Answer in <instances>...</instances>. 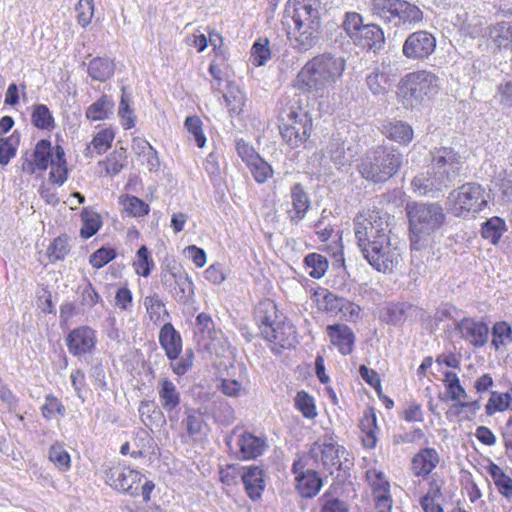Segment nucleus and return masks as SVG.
<instances>
[{"mask_svg": "<svg viewBox=\"0 0 512 512\" xmlns=\"http://www.w3.org/2000/svg\"><path fill=\"white\" fill-rule=\"evenodd\" d=\"M133 268L136 274L148 277L154 268V261L150 255V252L146 246H141L137 253L135 260L133 261Z\"/></svg>", "mask_w": 512, "mask_h": 512, "instance_id": "47", "label": "nucleus"}, {"mask_svg": "<svg viewBox=\"0 0 512 512\" xmlns=\"http://www.w3.org/2000/svg\"><path fill=\"white\" fill-rule=\"evenodd\" d=\"M87 72L93 80L105 82L114 75L115 63L107 57H96L89 62Z\"/></svg>", "mask_w": 512, "mask_h": 512, "instance_id": "30", "label": "nucleus"}, {"mask_svg": "<svg viewBox=\"0 0 512 512\" xmlns=\"http://www.w3.org/2000/svg\"><path fill=\"white\" fill-rule=\"evenodd\" d=\"M345 70L344 57L331 53L319 54L298 72L296 86L302 91L323 93L341 81Z\"/></svg>", "mask_w": 512, "mask_h": 512, "instance_id": "4", "label": "nucleus"}, {"mask_svg": "<svg viewBox=\"0 0 512 512\" xmlns=\"http://www.w3.org/2000/svg\"><path fill=\"white\" fill-rule=\"evenodd\" d=\"M68 351L78 358L90 354L96 347V331L89 326L74 328L66 337Z\"/></svg>", "mask_w": 512, "mask_h": 512, "instance_id": "15", "label": "nucleus"}, {"mask_svg": "<svg viewBox=\"0 0 512 512\" xmlns=\"http://www.w3.org/2000/svg\"><path fill=\"white\" fill-rule=\"evenodd\" d=\"M507 409L512 410V396L511 393H498L492 392L486 404V413L493 415L495 412H503Z\"/></svg>", "mask_w": 512, "mask_h": 512, "instance_id": "50", "label": "nucleus"}, {"mask_svg": "<svg viewBox=\"0 0 512 512\" xmlns=\"http://www.w3.org/2000/svg\"><path fill=\"white\" fill-rule=\"evenodd\" d=\"M105 482L113 489L136 497L141 495L144 502L150 501L154 483L145 479L137 470L119 462H107L103 465Z\"/></svg>", "mask_w": 512, "mask_h": 512, "instance_id": "6", "label": "nucleus"}, {"mask_svg": "<svg viewBox=\"0 0 512 512\" xmlns=\"http://www.w3.org/2000/svg\"><path fill=\"white\" fill-rule=\"evenodd\" d=\"M203 424L202 414L197 409L187 408L185 410V418L182 421V425L190 437L196 438L199 436L202 432Z\"/></svg>", "mask_w": 512, "mask_h": 512, "instance_id": "44", "label": "nucleus"}, {"mask_svg": "<svg viewBox=\"0 0 512 512\" xmlns=\"http://www.w3.org/2000/svg\"><path fill=\"white\" fill-rule=\"evenodd\" d=\"M355 154L356 152L351 147L346 149L344 143L336 138L331 139L324 152V155L329 157L337 169L350 166Z\"/></svg>", "mask_w": 512, "mask_h": 512, "instance_id": "27", "label": "nucleus"}, {"mask_svg": "<svg viewBox=\"0 0 512 512\" xmlns=\"http://www.w3.org/2000/svg\"><path fill=\"white\" fill-rule=\"evenodd\" d=\"M82 227L80 229V236L88 239L96 234L101 227L100 215L96 212L84 209L81 213Z\"/></svg>", "mask_w": 512, "mask_h": 512, "instance_id": "48", "label": "nucleus"}, {"mask_svg": "<svg viewBox=\"0 0 512 512\" xmlns=\"http://www.w3.org/2000/svg\"><path fill=\"white\" fill-rule=\"evenodd\" d=\"M495 186L501 191L504 197L512 200V170H502L495 177Z\"/></svg>", "mask_w": 512, "mask_h": 512, "instance_id": "64", "label": "nucleus"}, {"mask_svg": "<svg viewBox=\"0 0 512 512\" xmlns=\"http://www.w3.org/2000/svg\"><path fill=\"white\" fill-rule=\"evenodd\" d=\"M363 26V20L360 14L356 12H348L342 23L344 31L354 40Z\"/></svg>", "mask_w": 512, "mask_h": 512, "instance_id": "61", "label": "nucleus"}, {"mask_svg": "<svg viewBox=\"0 0 512 512\" xmlns=\"http://www.w3.org/2000/svg\"><path fill=\"white\" fill-rule=\"evenodd\" d=\"M268 44V39L260 38L252 46L250 61L254 66H262L270 59L271 52Z\"/></svg>", "mask_w": 512, "mask_h": 512, "instance_id": "54", "label": "nucleus"}, {"mask_svg": "<svg viewBox=\"0 0 512 512\" xmlns=\"http://www.w3.org/2000/svg\"><path fill=\"white\" fill-rule=\"evenodd\" d=\"M294 403L305 418L314 419L317 416L314 398L304 390L296 394Z\"/></svg>", "mask_w": 512, "mask_h": 512, "instance_id": "53", "label": "nucleus"}, {"mask_svg": "<svg viewBox=\"0 0 512 512\" xmlns=\"http://www.w3.org/2000/svg\"><path fill=\"white\" fill-rule=\"evenodd\" d=\"M247 166L257 183H265L273 176L272 167L260 156Z\"/></svg>", "mask_w": 512, "mask_h": 512, "instance_id": "55", "label": "nucleus"}, {"mask_svg": "<svg viewBox=\"0 0 512 512\" xmlns=\"http://www.w3.org/2000/svg\"><path fill=\"white\" fill-rule=\"evenodd\" d=\"M159 343L170 360L177 358L182 351L181 336L169 322L159 332Z\"/></svg>", "mask_w": 512, "mask_h": 512, "instance_id": "26", "label": "nucleus"}, {"mask_svg": "<svg viewBox=\"0 0 512 512\" xmlns=\"http://www.w3.org/2000/svg\"><path fill=\"white\" fill-rule=\"evenodd\" d=\"M361 440L363 446L373 449L377 444L375 430L377 429L376 416L373 413L365 414L360 422Z\"/></svg>", "mask_w": 512, "mask_h": 512, "instance_id": "38", "label": "nucleus"}, {"mask_svg": "<svg viewBox=\"0 0 512 512\" xmlns=\"http://www.w3.org/2000/svg\"><path fill=\"white\" fill-rule=\"evenodd\" d=\"M439 455L433 448H425L414 455L411 470L415 476L426 477L439 463Z\"/></svg>", "mask_w": 512, "mask_h": 512, "instance_id": "24", "label": "nucleus"}, {"mask_svg": "<svg viewBox=\"0 0 512 512\" xmlns=\"http://www.w3.org/2000/svg\"><path fill=\"white\" fill-rule=\"evenodd\" d=\"M70 246L67 236H59L49 245L47 255L51 262L63 260L69 253Z\"/></svg>", "mask_w": 512, "mask_h": 512, "instance_id": "58", "label": "nucleus"}, {"mask_svg": "<svg viewBox=\"0 0 512 512\" xmlns=\"http://www.w3.org/2000/svg\"><path fill=\"white\" fill-rule=\"evenodd\" d=\"M381 131L389 140L403 146H407L414 138L412 126L401 120L385 121Z\"/></svg>", "mask_w": 512, "mask_h": 512, "instance_id": "23", "label": "nucleus"}, {"mask_svg": "<svg viewBox=\"0 0 512 512\" xmlns=\"http://www.w3.org/2000/svg\"><path fill=\"white\" fill-rule=\"evenodd\" d=\"M161 282L179 303H187L194 294L193 283L187 273L177 265L168 264L161 273Z\"/></svg>", "mask_w": 512, "mask_h": 512, "instance_id": "12", "label": "nucleus"}, {"mask_svg": "<svg viewBox=\"0 0 512 512\" xmlns=\"http://www.w3.org/2000/svg\"><path fill=\"white\" fill-rule=\"evenodd\" d=\"M236 446L238 448L236 455L242 460L254 459L262 455L267 448L264 438L254 436L249 432L238 435Z\"/></svg>", "mask_w": 512, "mask_h": 512, "instance_id": "20", "label": "nucleus"}, {"mask_svg": "<svg viewBox=\"0 0 512 512\" xmlns=\"http://www.w3.org/2000/svg\"><path fill=\"white\" fill-rule=\"evenodd\" d=\"M129 102L130 101L126 93V88L122 87L118 114L122 120V126L126 130L131 129L135 125V115L133 113V110L130 108Z\"/></svg>", "mask_w": 512, "mask_h": 512, "instance_id": "59", "label": "nucleus"}, {"mask_svg": "<svg viewBox=\"0 0 512 512\" xmlns=\"http://www.w3.org/2000/svg\"><path fill=\"white\" fill-rule=\"evenodd\" d=\"M77 21L82 27L90 24L94 15L93 0H79L76 8Z\"/></svg>", "mask_w": 512, "mask_h": 512, "instance_id": "62", "label": "nucleus"}, {"mask_svg": "<svg viewBox=\"0 0 512 512\" xmlns=\"http://www.w3.org/2000/svg\"><path fill=\"white\" fill-rule=\"evenodd\" d=\"M371 14L394 27L410 29L423 21V12L406 0H371Z\"/></svg>", "mask_w": 512, "mask_h": 512, "instance_id": "9", "label": "nucleus"}, {"mask_svg": "<svg viewBox=\"0 0 512 512\" xmlns=\"http://www.w3.org/2000/svg\"><path fill=\"white\" fill-rule=\"evenodd\" d=\"M296 488L303 498H313L322 487V480L317 472L307 470L295 476Z\"/></svg>", "mask_w": 512, "mask_h": 512, "instance_id": "29", "label": "nucleus"}, {"mask_svg": "<svg viewBox=\"0 0 512 512\" xmlns=\"http://www.w3.org/2000/svg\"><path fill=\"white\" fill-rule=\"evenodd\" d=\"M320 0H289L282 24L289 40L300 50L312 48L320 36Z\"/></svg>", "mask_w": 512, "mask_h": 512, "instance_id": "2", "label": "nucleus"}, {"mask_svg": "<svg viewBox=\"0 0 512 512\" xmlns=\"http://www.w3.org/2000/svg\"><path fill=\"white\" fill-rule=\"evenodd\" d=\"M254 319L263 336L276 324L279 325V322L284 319V316L278 312L274 301L264 299L257 304L254 311Z\"/></svg>", "mask_w": 512, "mask_h": 512, "instance_id": "19", "label": "nucleus"}, {"mask_svg": "<svg viewBox=\"0 0 512 512\" xmlns=\"http://www.w3.org/2000/svg\"><path fill=\"white\" fill-rule=\"evenodd\" d=\"M18 144L19 137L14 134L0 141V165H7L15 157Z\"/></svg>", "mask_w": 512, "mask_h": 512, "instance_id": "60", "label": "nucleus"}, {"mask_svg": "<svg viewBox=\"0 0 512 512\" xmlns=\"http://www.w3.org/2000/svg\"><path fill=\"white\" fill-rule=\"evenodd\" d=\"M354 235L364 258L379 272H391L401 261L392 243L390 216L380 211L358 214L353 221Z\"/></svg>", "mask_w": 512, "mask_h": 512, "instance_id": "1", "label": "nucleus"}, {"mask_svg": "<svg viewBox=\"0 0 512 512\" xmlns=\"http://www.w3.org/2000/svg\"><path fill=\"white\" fill-rule=\"evenodd\" d=\"M113 106L114 103L104 95L87 108L86 117L92 121L104 120L112 113Z\"/></svg>", "mask_w": 512, "mask_h": 512, "instance_id": "42", "label": "nucleus"}, {"mask_svg": "<svg viewBox=\"0 0 512 512\" xmlns=\"http://www.w3.org/2000/svg\"><path fill=\"white\" fill-rule=\"evenodd\" d=\"M455 329L459 332L461 338L475 347L484 346L488 340L489 329L482 321L463 318L457 322Z\"/></svg>", "mask_w": 512, "mask_h": 512, "instance_id": "17", "label": "nucleus"}, {"mask_svg": "<svg viewBox=\"0 0 512 512\" xmlns=\"http://www.w3.org/2000/svg\"><path fill=\"white\" fill-rule=\"evenodd\" d=\"M384 40L383 31L378 25L367 24L362 26L358 35L353 40L356 44L364 48H377Z\"/></svg>", "mask_w": 512, "mask_h": 512, "instance_id": "31", "label": "nucleus"}, {"mask_svg": "<svg viewBox=\"0 0 512 512\" xmlns=\"http://www.w3.org/2000/svg\"><path fill=\"white\" fill-rule=\"evenodd\" d=\"M51 171L49 173L50 181L57 185H62L67 180L68 169L65 159L64 149L57 145L55 147V157L51 160Z\"/></svg>", "mask_w": 512, "mask_h": 512, "instance_id": "32", "label": "nucleus"}, {"mask_svg": "<svg viewBox=\"0 0 512 512\" xmlns=\"http://www.w3.org/2000/svg\"><path fill=\"white\" fill-rule=\"evenodd\" d=\"M436 48V38L427 31L411 33L405 40L402 53L411 60H424L428 58Z\"/></svg>", "mask_w": 512, "mask_h": 512, "instance_id": "14", "label": "nucleus"}, {"mask_svg": "<svg viewBox=\"0 0 512 512\" xmlns=\"http://www.w3.org/2000/svg\"><path fill=\"white\" fill-rule=\"evenodd\" d=\"M504 222L498 217H493L482 225V237L489 240L492 244H497L505 231Z\"/></svg>", "mask_w": 512, "mask_h": 512, "instance_id": "52", "label": "nucleus"}, {"mask_svg": "<svg viewBox=\"0 0 512 512\" xmlns=\"http://www.w3.org/2000/svg\"><path fill=\"white\" fill-rule=\"evenodd\" d=\"M322 299H318L319 307L322 310H325L327 312L331 313H338L341 311H344V305L346 299L342 297H338L332 292H329L327 290H323L322 292Z\"/></svg>", "mask_w": 512, "mask_h": 512, "instance_id": "56", "label": "nucleus"}, {"mask_svg": "<svg viewBox=\"0 0 512 512\" xmlns=\"http://www.w3.org/2000/svg\"><path fill=\"white\" fill-rule=\"evenodd\" d=\"M226 107L231 114H239L245 103V95L238 86L229 84L228 92L223 95Z\"/></svg>", "mask_w": 512, "mask_h": 512, "instance_id": "49", "label": "nucleus"}, {"mask_svg": "<svg viewBox=\"0 0 512 512\" xmlns=\"http://www.w3.org/2000/svg\"><path fill=\"white\" fill-rule=\"evenodd\" d=\"M395 78L396 74L393 73L390 63L383 61L366 76V84L374 95H383L388 91Z\"/></svg>", "mask_w": 512, "mask_h": 512, "instance_id": "18", "label": "nucleus"}, {"mask_svg": "<svg viewBox=\"0 0 512 512\" xmlns=\"http://www.w3.org/2000/svg\"><path fill=\"white\" fill-rule=\"evenodd\" d=\"M116 255L115 249L101 247L90 256L89 262L94 268L100 269L115 259Z\"/></svg>", "mask_w": 512, "mask_h": 512, "instance_id": "63", "label": "nucleus"}, {"mask_svg": "<svg viewBox=\"0 0 512 512\" xmlns=\"http://www.w3.org/2000/svg\"><path fill=\"white\" fill-rule=\"evenodd\" d=\"M487 193L477 183H466L448 196L451 213L457 217L475 216L487 205Z\"/></svg>", "mask_w": 512, "mask_h": 512, "instance_id": "10", "label": "nucleus"}, {"mask_svg": "<svg viewBox=\"0 0 512 512\" xmlns=\"http://www.w3.org/2000/svg\"><path fill=\"white\" fill-rule=\"evenodd\" d=\"M212 328H213V321L211 317L206 313H200L196 317V323H195V333L201 334L202 340L210 339L209 342L205 343V346H207L209 349L214 350L216 353H218L216 349L215 341L217 340V337H212Z\"/></svg>", "mask_w": 512, "mask_h": 512, "instance_id": "41", "label": "nucleus"}, {"mask_svg": "<svg viewBox=\"0 0 512 512\" xmlns=\"http://www.w3.org/2000/svg\"><path fill=\"white\" fill-rule=\"evenodd\" d=\"M440 90L439 77L427 70H418L406 74L399 83L398 99L406 108H417Z\"/></svg>", "mask_w": 512, "mask_h": 512, "instance_id": "5", "label": "nucleus"}, {"mask_svg": "<svg viewBox=\"0 0 512 512\" xmlns=\"http://www.w3.org/2000/svg\"><path fill=\"white\" fill-rule=\"evenodd\" d=\"M415 311L416 308L407 303L391 304L386 309L385 320L392 325H401Z\"/></svg>", "mask_w": 512, "mask_h": 512, "instance_id": "37", "label": "nucleus"}, {"mask_svg": "<svg viewBox=\"0 0 512 512\" xmlns=\"http://www.w3.org/2000/svg\"><path fill=\"white\" fill-rule=\"evenodd\" d=\"M32 156L38 170L45 171L51 164V160H54L55 148L49 140L42 139L36 144Z\"/></svg>", "mask_w": 512, "mask_h": 512, "instance_id": "36", "label": "nucleus"}, {"mask_svg": "<svg viewBox=\"0 0 512 512\" xmlns=\"http://www.w3.org/2000/svg\"><path fill=\"white\" fill-rule=\"evenodd\" d=\"M307 273L315 279H319L326 273L328 269V261L326 257L318 253H310L305 259Z\"/></svg>", "mask_w": 512, "mask_h": 512, "instance_id": "46", "label": "nucleus"}, {"mask_svg": "<svg viewBox=\"0 0 512 512\" xmlns=\"http://www.w3.org/2000/svg\"><path fill=\"white\" fill-rule=\"evenodd\" d=\"M316 458L320 454V461L323 468L327 470L331 475L335 471L343 470L348 468L349 460L341 457L346 453L344 447L338 445L333 435H325L322 442H315L310 450Z\"/></svg>", "mask_w": 512, "mask_h": 512, "instance_id": "13", "label": "nucleus"}, {"mask_svg": "<svg viewBox=\"0 0 512 512\" xmlns=\"http://www.w3.org/2000/svg\"><path fill=\"white\" fill-rule=\"evenodd\" d=\"M489 38L499 48L512 46V21H503L489 28Z\"/></svg>", "mask_w": 512, "mask_h": 512, "instance_id": "33", "label": "nucleus"}, {"mask_svg": "<svg viewBox=\"0 0 512 512\" xmlns=\"http://www.w3.org/2000/svg\"><path fill=\"white\" fill-rule=\"evenodd\" d=\"M138 412L141 421L148 428L154 425L159 426L161 423L165 422L162 411L151 401H141Z\"/></svg>", "mask_w": 512, "mask_h": 512, "instance_id": "35", "label": "nucleus"}, {"mask_svg": "<svg viewBox=\"0 0 512 512\" xmlns=\"http://www.w3.org/2000/svg\"><path fill=\"white\" fill-rule=\"evenodd\" d=\"M327 335L341 354L349 355L352 353L355 335L350 327L344 324L329 325L327 326Z\"/></svg>", "mask_w": 512, "mask_h": 512, "instance_id": "22", "label": "nucleus"}, {"mask_svg": "<svg viewBox=\"0 0 512 512\" xmlns=\"http://www.w3.org/2000/svg\"><path fill=\"white\" fill-rule=\"evenodd\" d=\"M462 163V157L452 147L435 148L427 174L413 178V190L421 196L439 197L460 175Z\"/></svg>", "mask_w": 512, "mask_h": 512, "instance_id": "3", "label": "nucleus"}, {"mask_svg": "<svg viewBox=\"0 0 512 512\" xmlns=\"http://www.w3.org/2000/svg\"><path fill=\"white\" fill-rule=\"evenodd\" d=\"M120 204L129 216L140 217L149 213V205L133 195L121 196Z\"/></svg>", "mask_w": 512, "mask_h": 512, "instance_id": "45", "label": "nucleus"}, {"mask_svg": "<svg viewBox=\"0 0 512 512\" xmlns=\"http://www.w3.org/2000/svg\"><path fill=\"white\" fill-rule=\"evenodd\" d=\"M143 304L149 319L154 324H159L169 318V313L158 294L154 293L153 295L146 296Z\"/></svg>", "mask_w": 512, "mask_h": 512, "instance_id": "34", "label": "nucleus"}, {"mask_svg": "<svg viewBox=\"0 0 512 512\" xmlns=\"http://www.w3.org/2000/svg\"><path fill=\"white\" fill-rule=\"evenodd\" d=\"M48 459L61 472H66L71 468L70 455L60 443H55L49 448Z\"/></svg>", "mask_w": 512, "mask_h": 512, "instance_id": "43", "label": "nucleus"}, {"mask_svg": "<svg viewBox=\"0 0 512 512\" xmlns=\"http://www.w3.org/2000/svg\"><path fill=\"white\" fill-rule=\"evenodd\" d=\"M366 478L372 488L373 495L390 492V484L383 472L377 469L367 470Z\"/></svg>", "mask_w": 512, "mask_h": 512, "instance_id": "57", "label": "nucleus"}, {"mask_svg": "<svg viewBox=\"0 0 512 512\" xmlns=\"http://www.w3.org/2000/svg\"><path fill=\"white\" fill-rule=\"evenodd\" d=\"M157 393L162 409L168 414L170 422L178 421V408L181 396L177 386L168 378L161 379L157 384Z\"/></svg>", "mask_w": 512, "mask_h": 512, "instance_id": "16", "label": "nucleus"}, {"mask_svg": "<svg viewBox=\"0 0 512 512\" xmlns=\"http://www.w3.org/2000/svg\"><path fill=\"white\" fill-rule=\"evenodd\" d=\"M400 152L385 146H378L366 153L358 165V171L367 181L384 183L392 178L402 165Z\"/></svg>", "mask_w": 512, "mask_h": 512, "instance_id": "7", "label": "nucleus"}, {"mask_svg": "<svg viewBox=\"0 0 512 512\" xmlns=\"http://www.w3.org/2000/svg\"><path fill=\"white\" fill-rule=\"evenodd\" d=\"M126 160V150L121 148L120 150L111 153L105 161L99 162V164L105 166L107 175L115 176L126 166Z\"/></svg>", "mask_w": 512, "mask_h": 512, "instance_id": "51", "label": "nucleus"}, {"mask_svg": "<svg viewBox=\"0 0 512 512\" xmlns=\"http://www.w3.org/2000/svg\"><path fill=\"white\" fill-rule=\"evenodd\" d=\"M32 124L42 130H52L55 127L54 117L49 108L44 104H36L32 107Z\"/></svg>", "mask_w": 512, "mask_h": 512, "instance_id": "40", "label": "nucleus"}, {"mask_svg": "<svg viewBox=\"0 0 512 512\" xmlns=\"http://www.w3.org/2000/svg\"><path fill=\"white\" fill-rule=\"evenodd\" d=\"M291 199L293 211L289 215V218L292 223L297 224L306 216V213L310 208L311 201L309 195L300 183L295 184L291 188Z\"/></svg>", "mask_w": 512, "mask_h": 512, "instance_id": "28", "label": "nucleus"}, {"mask_svg": "<svg viewBox=\"0 0 512 512\" xmlns=\"http://www.w3.org/2000/svg\"><path fill=\"white\" fill-rule=\"evenodd\" d=\"M411 246L418 250L420 240L438 230L445 221L443 208L438 203L414 202L406 206Z\"/></svg>", "mask_w": 512, "mask_h": 512, "instance_id": "8", "label": "nucleus"}, {"mask_svg": "<svg viewBox=\"0 0 512 512\" xmlns=\"http://www.w3.org/2000/svg\"><path fill=\"white\" fill-rule=\"evenodd\" d=\"M241 478L249 498L253 501L260 499L265 489L263 469L258 466L242 467Z\"/></svg>", "mask_w": 512, "mask_h": 512, "instance_id": "21", "label": "nucleus"}, {"mask_svg": "<svg viewBox=\"0 0 512 512\" xmlns=\"http://www.w3.org/2000/svg\"><path fill=\"white\" fill-rule=\"evenodd\" d=\"M114 134L111 130L104 129L99 131L85 149V155L92 157L93 151L97 154L105 153L111 146Z\"/></svg>", "mask_w": 512, "mask_h": 512, "instance_id": "39", "label": "nucleus"}, {"mask_svg": "<svg viewBox=\"0 0 512 512\" xmlns=\"http://www.w3.org/2000/svg\"><path fill=\"white\" fill-rule=\"evenodd\" d=\"M311 127L312 121L306 112L290 110L286 118H282L280 133L290 148H297L309 138Z\"/></svg>", "mask_w": 512, "mask_h": 512, "instance_id": "11", "label": "nucleus"}, {"mask_svg": "<svg viewBox=\"0 0 512 512\" xmlns=\"http://www.w3.org/2000/svg\"><path fill=\"white\" fill-rule=\"evenodd\" d=\"M267 341L279 345L282 348H289L296 343V331L294 326L285 322V318L263 335Z\"/></svg>", "mask_w": 512, "mask_h": 512, "instance_id": "25", "label": "nucleus"}]
</instances>
